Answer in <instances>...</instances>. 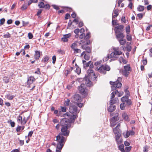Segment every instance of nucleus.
Listing matches in <instances>:
<instances>
[{
  "mask_svg": "<svg viewBox=\"0 0 152 152\" xmlns=\"http://www.w3.org/2000/svg\"><path fill=\"white\" fill-rule=\"evenodd\" d=\"M40 51H35L34 54V58L35 59L37 60L39 59L40 57Z\"/></svg>",
  "mask_w": 152,
  "mask_h": 152,
  "instance_id": "nucleus-17",
  "label": "nucleus"
},
{
  "mask_svg": "<svg viewBox=\"0 0 152 152\" xmlns=\"http://www.w3.org/2000/svg\"><path fill=\"white\" fill-rule=\"evenodd\" d=\"M118 40L120 45H124L126 42V40L125 39H118Z\"/></svg>",
  "mask_w": 152,
  "mask_h": 152,
  "instance_id": "nucleus-32",
  "label": "nucleus"
},
{
  "mask_svg": "<svg viewBox=\"0 0 152 152\" xmlns=\"http://www.w3.org/2000/svg\"><path fill=\"white\" fill-rule=\"evenodd\" d=\"M90 34V33L88 32L86 34V35H85L84 37V40L85 41H88L89 40Z\"/></svg>",
  "mask_w": 152,
  "mask_h": 152,
  "instance_id": "nucleus-31",
  "label": "nucleus"
},
{
  "mask_svg": "<svg viewBox=\"0 0 152 152\" xmlns=\"http://www.w3.org/2000/svg\"><path fill=\"white\" fill-rule=\"evenodd\" d=\"M50 6L49 4H47L45 5V7L44 8L46 10H49L50 9Z\"/></svg>",
  "mask_w": 152,
  "mask_h": 152,
  "instance_id": "nucleus-57",
  "label": "nucleus"
},
{
  "mask_svg": "<svg viewBox=\"0 0 152 152\" xmlns=\"http://www.w3.org/2000/svg\"><path fill=\"white\" fill-rule=\"evenodd\" d=\"M125 102H126L128 106L131 105L132 104V102L131 100L129 99H128Z\"/></svg>",
  "mask_w": 152,
  "mask_h": 152,
  "instance_id": "nucleus-50",
  "label": "nucleus"
},
{
  "mask_svg": "<svg viewBox=\"0 0 152 152\" xmlns=\"http://www.w3.org/2000/svg\"><path fill=\"white\" fill-rule=\"evenodd\" d=\"M49 56H45L43 57L42 60V62L44 63H47L49 59Z\"/></svg>",
  "mask_w": 152,
  "mask_h": 152,
  "instance_id": "nucleus-19",
  "label": "nucleus"
},
{
  "mask_svg": "<svg viewBox=\"0 0 152 152\" xmlns=\"http://www.w3.org/2000/svg\"><path fill=\"white\" fill-rule=\"evenodd\" d=\"M132 148L131 146L126 147L125 148V150L126 152H129L130 151Z\"/></svg>",
  "mask_w": 152,
  "mask_h": 152,
  "instance_id": "nucleus-55",
  "label": "nucleus"
},
{
  "mask_svg": "<svg viewBox=\"0 0 152 152\" xmlns=\"http://www.w3.org/2000/svg\"><path fill=\"white\" fill-rule=\"evenodd\" d=\"M124 148V146L123 144H121L119 146V149L121 152L125 151Z\"/></svg>",
  "mask_w": 152,
  "mask_h": 152,
  "instance_id": "nucleus-36",
  "label": "nucleus"
},
{
  "mask_svg": "<svg viewBox=\"0 0 152 152\" xmlns=\"http://www.w3.org/2000/svg\"><path fill=\"white\" fill-rule=\"evenodd\" d=\"M126 38L128 41H130L132 40L131 36L130 35H129V34H127Z\"/></svg>",
  "mask_w": 152,
  "mask_h": 152,
  "instance_id": "nucleus-49",
  "label": "nucleus"
},
{
  "mask_svg": "<svg viewBox=\"0 0 152 152\" xmlns=\"http://www.w3.org/2000/svg\"><path fill=\"white\" fill-rule=\"evenodd\" d=\"M126 31L127 34H129L130 31V27L129 26H128L126 28Z\"/></svg>",
  "mask_w": 152,
  "mask_h": 152,
  "instance_id": "nucleus-44",
  "label": "nucleus"
},
{
  "mask_svg": "<svg viewBox=\"0 0 152 152\" xmlns=\"http://www.w3.org/2000/svg\"><path fill=\"white\" fill-rule=\"evenodd\" d=\"M70 101L69 99H67L64 101V105L66 106H68L69 104Z\"/></svg>",
  "mask_w": 152,
  "mask_h": 152,
  "instance_id": "nucleus-41",
  "label": "nucleus"
},
{
  "mask_svg": "<svg viewBox=\"0 0 152 152\" xmlns=\"http://www.w3.org/2000/svg\"><path fill=\"white\" fill-rule=\"evenodd\" d=\"M57 52L58 54L63 55L65 53V51L64 50L58 49L57 50Z\"/></svg>",
  "mask_w": 152,
  "mask_h": 152,
  "instance_id": "nucleus-39",
  "label": "nucleus"
},
{
  "mask_svg": "<svg viewBox=\"0 0 152 152\" xmlns=\"http://www.w3.org/2000/svg\"><path fill=\"white\" fill-rule=\"evenodd\" d=\"M118 10L115 9L113 11V13L115 14L113 15H112V18H115L118 15Z\"/></svg>",
  "mask_w": 152,
  "mask_h": 152,
  "instance_id": "nucleus-23",
  "label": "nucleus"
},
{
  "mask_svg": "<svg viewBox=\"0 0 152 152\" xmlns=\"http://www.w3.org/2000/svg\"><path fill=\"white\" fill-rule=\"evenodd\" d=\"M116 34V38L118 40L119 39V38H121L123 39L124 37V36L122 32L117 33Z\"/></svg>",
  "mask_w": 152,
  "mask_h": 152,
  "instance_id": "nucleus-16",
  "label": "nucleus"
},
{
  "mask_svg": "<svg viewBox=\"0 0 152 152\" xmlns=\"http://www.w3.org/2000/svg\"><path fill=\"white\" fill-rule=\"evenodd\" d=\"M84 58L85 60H88L90 58V55L89 54H85L84 55Z\"/></svg>",
  "mask_w": 152,
  "mask_h": 152,
  "instance_id": "nucleus-38",
  "label": "nucleus"
},
{
  "mask_svg": "<svg viewBox=\"0 0 152 152\" xmlns=\"http://www.w3.org/2000/svg\"><path fill=\"white\" fill-rule=\"evenodd\" d=\"M74 32L76 34H78L80 32V29L79 28H77L74 30Z\"/></svg>",
  "mask_w": 152,
  "mask_h": 152,
  "instance_id": "nucleus-62",
  "label": "nucleus"
},
{
  "mask_svg": "<svg viewBox=\"0 0 152 152\" xmlns=\"http://www.w3.org/2000/svg\"><path fill=\"white\" fill-rule=\"evenodd\" d=\"M118 114L116 113L115 114V116L112 117L110 120V123L112 126H114L116 124V122L118 121L119 119L118 118Z\"/></svg>",
  "mask_w": 152,
  "mask_h": 152,
  "instance_id": "nucleus-10",
  "label": "nucleus"
},
{
  "mask_svg": "<svg viewBox=\"0 0 152 152\" xmlns=\"http://www.w3.org/2000/svg\"><path fill=\"white\" fill-rule=\"evenodd\" d=\"M28 36L29 39H31L33 38V36L31 33H29L28 34Z\"/></svg>",
  "mask_w": 152,
  "mask_h": 152,
  "instance_id": "nucleus-64",
  "label": "nucleus"
},
{
  "mask_svg": "<svg viewBox=\"0 0 152 152\" xmlns=\"http://www.w3.org/2000/svg\"><path fill=\"white\" fill-rule=\"evenodd\" d=\"M108 108V111L110 112H112L115 110L116 108V106L115 105L110 104Z\"/></svg>",
  "mask_w": 152,
  "mask_h": 152,
  "instance_id": "nucleus-15",
  "label": "nucleus"
},
{
  "mask_svg": "<svg viewBox=\"0 0 152 152\" xmlns=\"http://www.w3.org/2000/svg\"><path fill=\"white\" fill-rule=\"evenodd\" d=\"M10 37V34L8 33H7L4 35V37L5 38H7Z\"/></svg>",
  "mask_w": 152,
  "mask_h": 152,
  "instance_id": "nucleus-48",
  "label": "nucleus"
},
{
  "mask_svg": "<svg viewBox=\"0 0 152 152\" xmlns=\"http://www.w3.org/2000/svg\"><path fill=\"white\" fill-rule=\"evenodd\" d=\"M79 102H77L76 103V104L79 107H81L83 105V104L79 103Z\"/></svg>",
  "mask_w": 152,
  "mask_h": 152,
  "instance_id": "nucleus-61",
  "label": "nucleus"
},
{
  "mask_svg": "<svg viewBox=\"0 0 152 152\" xmlns=\"http://www.w3.org/2000/svg\"><path fill=\"white\" fill-rule=\"evenodd\" d=\"M124 26L123 25H120L116 26L114 29V31H115V34L118 33L120 32H122L123 31Z\"/></svg>",
  "mask_w": 152,
  "mask_h": 152,
  "instance_id": "nucleus-13",
  "label": "nucleus"
},
{
  "mask_svg": "<svg viewBox=\"0 0 152 152\" xmlns=\"http://www.w3.org/2000/svg\"><path fill=\"white\" fill-rule=\"evenodd\" d=\"M87 73L88 74L87 78L88 79V80H86V86L89 87L91 84V82L89 80L91 79L93 81H96L97 77L96 76L93 70L91 69L88 70Z\"/></svg>",
  "mask_w": 152,
  "mask_h": 152,
  "instance_id": "nucleus-2",
  "label": "nucleus"
},
{
  "mask_svg": "<svg viewBox=\"0 0 152 152\" xmlns=\"http://www.w3.org/2000/svg\"><path fill=\"white\" fill-rule=\"evenodd\" d=\"M122 117L125 121H129V119L128 115L125 113H123L122 114Z\"/></svg>",
  "mask_w": 152,
  "mask_h": 152,
  "instance_id": "nucleus-20",
  "label": "nucleus"
},
{
  "mask_svg": "<svg viewBox=\"0 0 152 152\" xmlns=\"http://www.w3.org/2000/svg\"><path fill=\"white\" fill-rule=\"evenodd\" d=\"M74 50V53H80L81 52V51L80 49L77 48H76Z\"/></svg>",
  "mask_w": 152,
  "mask_h": 152,
  "instance_id": "nucleus-52",
  "label": "nucleus"
},
{
  "mask_svg": "<svg viewBox=\"0 0 152 152\" xmlns=\"http://www.w3.org/2000/svg\"><path fill=\"white\" fill-rule=\"evenodd\" d=\"M126 107V104L124 103H123L121 104L120 105V108L122 110H124Z\"/></svg>",
  "mask_w": 152,
  "mask_h": 152,
  "instance_id": "nucleus-35",
  "label": "nucleus"
},
{
  "mask_svg": "<svg viewBox=\"0 0 152 152\" xmlns=\"http://www.w3.org/2000/svg\"><path fill=\"white\" fill-rule=\"evenodd\" d=\"M67 120H66V119H62L61 120L60 124H58L56 126V129L57 130H58L59 129H60L61 128H62V127L63 126L62 125V124H61L62 121H63V122H63L64 124H65V123H66V121H67Z\"/></svg>",
  "mask_w": 152,
  "mask_h": 152,
  "instance_id": "nucleus-14",
  "label": "nucleus"
},
{
  "mask_svg": "<svg viewBox=\"0 0 152 152\" xmlns=\"http://www.w3.org/2000/svg\"><path fill=\"white\" fill-rule=\"evenodd\" d=\"M3 80L5 83H7L9 82V78L7 77H4L3 78Z\"/></svg>",
  "mask_w": 152,
  "mask_h": 152,
  "instance_id": "nucleus-45",
  "label": "nucleus"
},
{
  "mask_svg": "<svg viewBox=\"0 0 152 152\" xmlns=\"http://www.w3.org/2000/svg\"><path fill=\"white\" fill-rule=\"evenodd\" d=\"M124 91L125 93V96H129L130 95L129 92L128 90V88H125L124 89Z\"/></svg>",
  "mask_w": 152,
  "mask_h": 152,
  "instance_id": "nucleus-33",
  "label": "nucleus"
},
{
  "mask_svg": "<svg viewBox=\"0 0 152 152\" xmlns=\"http://www.w3.org/2000/svg\"><path fill=\"white\" fill-rule=\"evenodd\" d=\"M110 67L107 65H102L99 68L97 67L96 70H97L99 72L103 74H105L106 73V71H109L110 70Z\"/></svg>",
  "mask_w": 152,
  "mask_h": 152,
  "instance_id": "nucleus-6",
  "label": "nucleus"
},
{
  "mask_svg": "<svg viewBox=\"0 0 152 152\" xmlns=\"http://www.w3.org/2000/svg\"><path fill=\"white\" fill-rule=\"evenodd\" d=\"M61 111L63 112H66V107H61Z\"/></svg>",
  "mask_w": 152,
  "mask_h": 152,
  "instance_id": "nucleus-51",
  "label": "nucleus"
},
{
  "mask_svg": "<svg viewBox=\"0 0 152 152\" xmlns=\"http://www.w3.org/2000/svg\"><path fill=\"white\" fill-rule=\"evenodd\" d=\"M78 41H76L71 45V48L73 50H74L75 49H76L75 48L77 46V43H78Z\"/></svg>",
  "mask_w": 152,
  "mask_h": 152,
  "instance_id": "nucleus-22",
  "label": "nucleus"
},
{
  "mask_svg": "<svg viewBox=\"0 0 152 152\" xmlns=\"http://www.w3.org/2000/svg\"><path fill=\"white\" fill-rule=\"evenodd\" d=\"M122 134L125 138H127L130 136L129 131H127L126 132H123Z\"/></svg>",
  "mask_w": 152,
  "mask_h": 152,
  "instance_id": "nucleus-29",
  "label": "nucleus"
},
{
  "mask_svg": "<svg viewBox=\"0 0 152 152\" xmlns=\"http://www.w3.org/2000/svg\"><path fill=\"white\" fill-rule=\"evenodd\" d=\"M35 78L34 77L31 76L28 78V82L29 84H31L35 80Z\"/></svg>",
  "mask_w": 152,
  "mask_h": 152,
  "instance_id": "nucleus-21",
  "label": "nucleus"
},
{
  "mask_svg": "<svg viewBox=\"0 0 152 152\" xmlns=\"http://www.w3.org/2000/svg\"><path fill=\"white\" fill-rule=\"evenodd\" d=\"M117 92H118V91L117 90L115 91V92H113L111 94V98L110 99H112L114 98L115 96V95L117 94Z\"/></svg>",
  "mask_w": 152,
  "mask_h": 152,
  "instance_id": "nucleus-26",
  "label": "nucleus"
},
{
  "mask_svg": "<svg viewBox=\"0 0 152 152\" xmlns=\"http://www.w3.org/2000/svg\"><path fill=\"white\" fill-rule=\"evenodd\" d=\"M83 63L84 65V67H87L89 66V64L85 60L83 61Z\"/></svg>",
  "mask_w": 152,
  "mask_h": 152,
  "instance_id": "nucleus-47",
  "label": "nucleus"
},
{
  "mask_svg": "<svg viewBox=\"0 0 152 152\" xmlns=\"http://www.w3.org/2000/svg\"><path fill=\"white\" fill-rule=\"evenodd\" d=\"M118 98H115L114 99H110V104L111 105H114V104H115L118 102Z\"/></svg>",
  "mask_w": 152,
  "mask_h": 152,
  "instance_id": "nucleus-18",
  "label": "nucleus"
},
{
  "mask_svg": "<svg viewBox=\"0 0 152 152\" xmlns=\"http://www.w3.org/2000/svg\"><path fill=\"white\" fill-rule=\"evenodd\" d=\"M27 120H26V118L24 117L23 118V120H22L21 124H25L27 122Z\"/></svg>",
  "mask_w": 152,
  "mask_h": 152,
  "instance_id": "nucleus-56",
  "label": "nucleus"
},
{
  "mask_svg": "<svg viewBox=\"0 0 152 152\" xmlns=\"http://www.w3.org/2000/svg\"><path fill=\"white\" fill-rule=\"evenodd\" d=\"M71 36V34L70 33H69L66 34L64 35H63V37H65L66 38L68 39V38L70 37Z\"/></svg>",
  "mask_w": 152,
  "mask_h": 152,
  "instance_id": "nucleus-54",
  "label": "nucleus"
},
{
  "mask_svg": "<svg viewBox=\"0 0 152 152\" xmlns=\"http://www.w3.org/2000/svg\"><path fill=\"white\" fill-rule=\"evenodd\" d=\"M145 13H139L137 15V17L139 18L141 20L143 17V16L144 15Z\"/></svg>",
  "mask_w": 152,
  "mask_h": 152,
  "instance_id": "nucleus-42",
  "label": "nucleus"
},
{
  "mask_svg": "<svg viewBox=\"0 0 152 152\" xmlns=\"http://www.w3.org/2000/svg\"><path fill=\"white\" fill-rule=\"evenodd\" d=\"M77 110V107L76 106L72 104H70L69 111L71 113L76 114Z\"/></svg>",
  "mask_w": 152,
  "mask_h": 152,
  "instance_id": "nucleus-11",
  "label": "nucleus"
},
{
  "mask_svg": "<svg viewBox=\"0 0 152 152\" xmlns=\"http://www.w3.org/2000/svg\"><path fill=\"white\" fill-rule=\"evenodd\" d=\"M129 96H125L122 97L121 99V101L123 102H125L129 99Z\"/></svg>",
  "mask_w": 152,
  "mask_h": 152,
  "instance_id": "nucleus-27",
  "label": "nucleus"
},
{
  "mask_svg": "<svg viewBox=\"0 0 152 152\" xmlns=\"http://www.w3.org/2000/svg\"><path fill=\"white\" fill-rule=\"evenodd\" d=\"M73 101L75 103L77 102H81L82 101V98L78 94H75L72 97Z\"/></svg>",
  "mask_w": 152,
  "mask_h": 152,
  "instance_id": "nucleus-12",
  "label": "nucleus"
},
{
  "mask_svg": "<svg viewBox=\"0 0 152 152\" xmlns=\"http://www.w3.org/2000/svg\"><path fill=\"white\" fill-rule=\"evenodd\" d=\"M131 69L129 64L124 66V69L122 71V74L126 77H128Z\"/></svg>",
  "mask_w": 152,
  "mask_h": 152,
  "instance_id": "nucleus-8",
  "label": "nucleus"
},
{
  "mask_svg": "<svg viewBox=\"0 0 152 152\" xmlns=\"http://www.w3.org/2000/svg\"><path fill=\"white\" fill-rule=\"evenodd\" d=\"M110 55L108 54L106 57H104L103 59V60L104 61H106L108 60L109 58H110Z\"/></svg>",
  "mask_w": 152,
  "mask_h": 152,
  "instance_id": "nucleus-43",
  "label": "nucleus"
},
{
  "mask_svg": "<svg viewBox=\"0 0 152 152\" xmlns=\"http://www.w3.org/2000/svg\"><path fill=\"white\" fill-rule=\"evenodd\" d=\"M85 50L86 52L88 53H90L91 51V48L89 46H86Z\"/></svg>",
  "mask_w": 152,
  "mask_h": 152,
  "instance_id": "nucleus-34",
  "label": "nucleus"
},
{
  "mask_svg": "<svg viewBox=\"0 0 152 152\" xmlns=\"http://www.w3.org/2000/svg\"><path fill=\"white\" fill-rule=\"evenodd\" d=\"M14 97V96L10 94H8L6 96V97L9 100H11Z\"/></svg>",
  "mask_w": 152,
  "mask_h": 152,
  "instance_id": "nucleus-25",
  "label": "nucleus"
},
{
  "mask_svg": "<svg viewBox=\"0 0 152 152\" xmlns=\"http://www.w3.org/2000/svg\"><path fill=\"white\" fill-rule=\"evenodd\" d=\"M118 49V48H113V52L110 54V57L112 58L110 60V62L116 60L119 57V56L122 54V52Z\"/></svg>",
  "mask_w": 152,
  "mask_h": 152,
  "instance_id": "nucleus-5",
  "label": "nucleus"
},
{
  "mask_svg": "<svg viewBox=\"0 0 152 152\" xmlns=\"http://www.w3.org/2000/svg\"><path fill=\"white\" fill-rule=\"evenodd\" d=\"M78 89L82 95L86 96L87 95V91L86 85L84 84H81L79 87Z\"/></svg>",
  "mask_w": 152,
  "mask_h": 152,
  "instance_id": "nucleus-9",
  "label": "nucleus"
},
{
  "mask_svg": "<svg viewBox=\"0 0 152 152\" xmlns=\"http://www.w3.org/2000/svg\"><path fill=\"white\" fill-rule=\"evenodd\" d=\"M38 6L40 8H44L45 7V4L43 2H40L38 4Z\"/></svg>",
  "mask_w": 152,
  "mask_h": 152,
  "instance_id": "nucleus-37",
  "label": "nucleus"
},
{
  "mask_svg": "<svg viewBox=\"0 0 152 152\" xmlns=\"http://www.w3.org/2000/svg\"><path fill=\"white\" fill-rule=\"evenodd\" d=\"M63 122V121L61 122L63 126L61 128V132L59 133L58 135L57 136H59L61 138L64 137L66 140V139L63 136L67 137L69 135L70 131L68 129L71 127V124H70L67 121L65 124H64Z\"/></svg>",
  "mask_w": 152,
  "mask_h": 152,
  "instance_id": "nucleus-1",
  "label": "nucleus"
},
{
  "mask_svg": "<svg viewBox=\"0 0 152 152\" xmlns=\"http://www.w3.org/2000/svg\"><path fill=\"white\" fill-rule=\"evenodd\" d=\"M52 63L53 64H54L56 62V57L55 56H53L52 57Z\"/></svg>",
  "mask_w": 152,
  "mask_h": 152,
  "instance_id": "nucleus-60",
  "label": "nucleus"
},
{
  "mask_svg": "<svg viewBox=\"0 0 152 152\" xmlns=\"http://www.w3.org/2000/svg\"><path fill=\"white\" fill-rule=\"evenodd\" d=\"M148 147L146 145L143 147V152H147L148 151Z\"/></svg>",
  "mask_w": 152,
  "mask_h": 152,
  "instance_id": "nucleus-58",
  "label": "nucleus"
},
{
  "mask_svg": "<svg viewBox=\"0 0 152 152\" xmlns=\"http://www.w3.org/2000/svg\"><path fill=\"white\" fill-rule=\"evenodd\" d=\"M102 63V61H98L95 62L94 63L95 65L97 66L99 65Z\"/></svg>",
  "mask_w": 152,
  "mask_h": 152,
  "instance_id": "nucleus-63",
  "label": "nucleus"
},
{
  "mask_svg": "<svg viewBox=\"0 0 152 152\" xmlns=\"http://www.w3.org/2000/svg\"><path fill=\"white\" fill-rule=\"evenodd\" d=\"M120 124L119 123L115 128L113 129L114 133L115 134V141L118 145L120 144L122 142V140L120 139L121 134V131L119 129Z\"/></svg>",
  "mask_w": 152,
  "mask_h": 152,
  "instance_id": "nucleus-3",
  "label": "nucleus"
},
{
  "mask_svg": "<svg viewBox=\"0 0 152 152\" xmlns=\"http://www.w3.org/2000/svg\"><path fill=\"white\" fill-rule=\"evenodd\" d=\"M129 135H133L135 134L134 132L132 130H130L129 131Z\"/></svg>",
  "mask_w": 152,
  "mask_h": 152,
  "instance_id": "nucleus-59",
  "label": "nucleus"
},
{
  "mask_svg": "<svg viewBox=\"0 0 152 152\" xmlns=\"http://www.w3.org/2000/svg\"><path fill=\"white\" fill-rule=\"evenodd\" d=\"M5 21V19L4 18H2L0 20V26L1 25H3Z\"/></svg>",
  "mask_w": 152,
  "mask_h": 152,
  "instance_id": "nucleus-53",
  "label": "nucleus"
},
{
  "mask_svg": "<svg viewBox=\"0 0 152 152\" xmlns=\"http://www.w3.org/2000/svg\"><path fill=\"white\" fill-rule=\"evenodd\" d=\"M56 140L57 142L56 152H61V150L64 145L66 140L64 137L61 138L59 136H57Z\"/></svg>",
  "mask_w": 152,
  "mask_h": 152,
  "instance_id": "nucleus-4",
  "label": "nucleus"
},
{
  "mask_svg": "<svg viewBox=\"0 0 152 152\" xmlns=\"http://www.w3.org/2000/svg\"><path fill=\"white\" fill-rule=\"evenodd\" d=\"M37 2V0H29L28 1V5H29L32 3H36Z\"/></svg>",
  "mask_w": 152,
  "mask_h": 152,
  "instance_id": "nucleus-46",
  "label": "nucleus"
},
{
  "mask_svg": "<svg viewBox=\"0 0 152 152\" xmlns=\"http://www.w3.org/2000/svg\"><path fill=\"white\" fill-rule=\"evenodd\" d=\"M144 7L140 5H139L137 8V10L139 12L143 11L144 10Z\"/></svg>",
  "mask_w": 152,
  "mask_h": 152,
  "instance_id": "nucleus-24",
  "label": "nucleus"
},
{
  "mask_svg": "<svg viewBox=\"0 0 152 152\" xmlns=\"http://www.w3.org/2000/svg\"><path fill=\"white\" fill-rule=\"evenodd\" d=\"M126 50L128 52H130L132 49V47L129 45H127L126 47Z\"/></svg>",
  "mask_w": 152,
  "mask_h": 152,
  "instance_id": "nucleus-40",
  "label": "nucleus"
},
{
  "mask_svg": "<svg viewBox=\"0 0 152 152\" xmlns=\"http://www.w3.org/2000/svg\"><path fill=\"white\" fill-rule=\"evenodd\" d=\"M75 66L76 70L75 71L78 74H79L80 73L81 69L80 68L79 66L77 65V64H75Z\"/></svg>",
  "mask_w": 152,
  "mask_h": 152,
  "instance_id": "nucleus-30",
  "label": "nucleus"
},
{
  "mask_svg": "<svg viewBox=\"0 0 152 152\" xmlns=\"http://www.w3.org/2000/svg\"><path fill=\"white\" fill-rule=\"evenodd\" d=\"M64 115H66L67 116H69V119L66 118H64V119H66V120H67V122H69L70 124H71L74 123L75 119L77 116V114L76 113L69 114L68 113H66Z\"/></svg>",
  "mask_w": 152,
  "mask_h": 152,
  "instance_id": "nucleus-7",
  "label": "nucleus"
},
{
  "mask_svg": "<svg viewBox=\"0 0 152 152\" xmlns=\"http://www.w3.org/2000/svg\"><path fill=\"white\" fill-rule=\"evenodd\" d=\"M116 88H120L121 87L122 84L121 83L118 81H116L115 82V84Z\"/></svg>",
  "mask_w": 152,
  "mask_h": 152,
  "instance_id": "nucleus-28",
  "label": "nucleus"
}]
</instances>
